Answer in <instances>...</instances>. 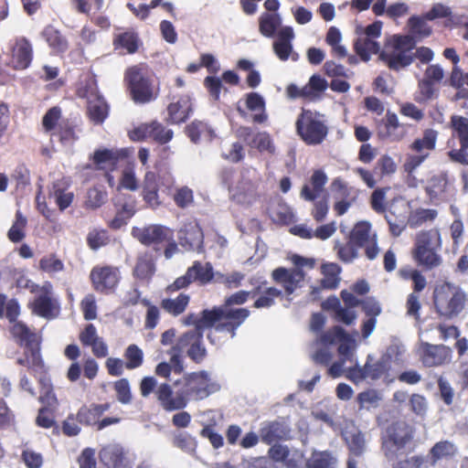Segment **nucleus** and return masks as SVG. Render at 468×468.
<instances>
[{
    "label": "nucleus",
    "mask_w": 468,
    "mask_h": 468,
    "mask_svg": "<svg viewBox=\"0 0 468 468\" xmlns=\"http://www.w3.org/2000/svg\"><path fill=\"white\" fill-rule=\"evenodd\" d=\"M175 386L178 387L176 391L164 383L155 391L157 400L166 411L182 410L186 407L188 400L203 399L219 389V386L211 382L206 371L192 373L176 381Z\"/></svg>",
    "instance_id": "nucleus-1"
},
{
    "label": "nucleus",
    "mask_w": 468,
    "mask_h": 468,
    "mask_svg": "<svg viewBox=\"0 0 468 468\" xmlns=\"http://www.w3.org/2000/svg\"><path fill=\"white\" fill-rule=\"evenodd\" d=\"M416 40L412 36H393L379 53V58L392 70L399 71L414 60L412 50Z\"/></svg>",
    "instance_id": "nucleus-2"
},
{
    "label": "nucleus",
    "mask_w": 468,
    "mask_h": 468,
    "mask_svg": "<svg viewBox=\"0 0 468 468\" xmlns=\"http://www.w3.org/2000/svg\"><path fill=\"white\" fill-rule=\"evenodd\" d=\"M414 435L413 427L405 420L390 424L382 436V452L388 462H394L407 452Z\"/></svg>",
    "instance_id": "nucleus-3"
},
{
    "label": "nucleus",
    "mask_w": 468,
    "mask_h": 468,
    "mask_svg": "<svg viewBox=\"0 0 468 468\" xmlns=\"http://www.w3.org/2000/svg\"><path fill=\"white\" fill-rule=\"evenodd\" d=\"M186 353L194 362H202L207 350L203 343V331L198 328H191L182 334L176 344L171 349L170 362L174 366V370L180 373L183 370V365L180 354Z\"/></svg>",
    "instance_id": "nucleus-4"
},
{
    "label": "nucleus",
    "mask_w": 468,
    "mask_h": 468,
    "mask_svg": "<svg viewBox=\"0 0 468 468\" xmlns=\"http://www.w3.org/2000/svg\"><path fill=\"white\" fill-rule=\"evenodd\" d=\"M467 300L463 290L449 282L438 285L433 292L436 311L448 319L457 317L465 309Z\"/></svg>",
    "instance_id": "nucleus-5"
},
{
    "label": "nucleus",
    "mask_w": 468,
    "mask_h": 468,
    "mask_svg": "<svg viewBox=\"0 0 468 468\" xmlns=\"http://www.w3.org/2000/svg\"><path fill=\"white\" fill-rule=\"evenodd\" d=\"M125 80L135 102L146 103L155 99L154 80L144 66L138 65L128 69Z\"/></svg>",
    "instance_id": "nucleus-6"
},
{
    "label": "nucleus",
    "mask_w": 468,
    "mask_h": 468,
    "mask_svg": "<svg viewBox=\"0 0 468 468\" xmlns=\"http://www.w3.org/2000/svg\"><path fill=\"white\" fill-rule=\"evenodd\" d=\"M11 332L15 337L20 339L21 345H24L26 347L24 356L19 357L17 363L33 372H37L43 367L39 352L38 336L20 322L16 323L12 326Z\"/></svg>",
    "instance_id": "nucleus-7"
},
{
    "label": "nucleus",
    "mask_w": 468,
    "mask_h": 468,
    "mask_svg": "<svg viewBox=\"0 0 468 468\" xmlns=\"http://www.w3.org/2000/svg\"><path fill=\"white\" fill-rule=\"evenodd\" d=\"M292 262L297 268L292 270L277 268L272 271V278L276 282L282 285L288 296L292 294L297 288L303 286L304 272L299 267L308 266L309 268H313L314 264L313 259H307L298 255L292 257Z\"/></svg>",
    "instance_id": "nucleus-8"
},
{
    "label": "nucleus",
    "mask_w": 468,
    "mask_h": 468,
    "mask_svg": "<svg viewBox=\"0 0 468 468\" xmlns=\"http://www.w3.org/2000/svg\"><path fill=\"white\" fill-rule=\"evenodd\" d=\"M296 129L301 138L308 144H321L327 134L325 124L310 111H303L298 117Z\"/></svg>",
    "instance_id": "nucleus-9"
},
{
    "label": "nucleus",
    "mask_w": 468,
    "mask_h": 468,
    "mask_svg": "<svg viewBox=\"0 0 468 468\" xmlns=\"http://www.w3.org/2000/svg\"><path fill=\"white\" fill-rule=\"evenodd\" d=\"M212 312L218 314L215 320V332H229L231 338L236 336V330L249 317L250 311L246 308L227 309L224 307H215Z\"/></svg>",
    "instance_id": "nucleus-10"
},
{
    "label": "nucleus",
    "mask_w": 468,
    "mask_h": 468,
    "mask_svg": "<svg viewBox=\"0 0 468 468\" xmlns=\"http://www.w3.org/2000/svg\"><path fill=\"white\" fill-rule=\"evenodd\" d=\"M348 239L358 248H364L368 260H375L378 253V236L367 221L357 222L348 235Z\"/></svg>",
    "instance_id": "nucleus-11"
},
{
    "label": "nucleus",
    "mask_w": 468,
    "mask_h": 468,
    "mask_svg": "<svg viewBox=\"0 0 468 468\" xmlns=\"http://www.w3.org/2000/svg\"><path fill=\"white\" fill-rule=\"evenodd\" d=\"M213 279V268L210 263L203 265L199 261H195L189 267L185 275L177 278L174 283L167 287L168 292H176L187 287L193 282H198L206 284Z\"/></svg>",
    "instance_id": "nucleus-12"
},
{
    "label": "nucleus",
    "mask_w": 468,
    "mask_h": 468,
    "mask_svg": "<svg viewBox=\"0 0 468 468\" xmlns=\"http://www.w3.org/2000/svg\"><path fill=\"white\" fill-rule=\"evenodd\" d=\"M132 236L142 244H159L172 239V231L161 225H149L147 227H133Z\"/></svg>",
    "instance_id": "nucleus-13"
},
{
    "label": "nucleus",
    "mask_w": 468,
    "mask_h": 468,
    "mask_svg": "<svg viewBox=\"0 0 468 468\" xmlns=\"http://www.w3.org/2000/svg\"><path fill=\"white\" fill-rule=\"evenodd\" d=\"M90 279L96 291L105 292L117 285L120 273L114 267H95L90 272Z\"/></svg>",
    "instance_id": "nucleus-14"
},
{
    "label": "nucleus",
    "mask_w": 468,
    "mask_h": 468,
    "mask_svg": "<svg viewBox=\"0 0 468 468\" xmlns=\"http://www.w3.org/2000/svg\"><path fill=\"white\" fill-rule=\"evenodd\" d=\"M203 232L197 222H188L178 232L179 244L186 250H200Z\"/></svg>",
    "instance_id": "nucleus-15"
},
{
    "label": "nucleus",
    "mask_w": 468,
    "mask_h": 468,
    "mask_svg": "<svg viewBox=\"0 0 468 468\" xmlns=\"http://www.w3.org/2000/svg\"><path fill=\"white\" fill-rule=\"evenodd\" d=\"M260 436L263 442L271 444L276 441L289 440L291 438V429L284 420L263 422Z\"/></svg>",
    "instance_id": "nucleus-16"
},
{
    "label": "nucleus",
    "mask_w": 468,
    "mask_h": 468,
    "mask_svg": "<svg viewBox=\"0 0 468 468\" xmlns=\"http://www.w3.org/2000/svg\"><path fill=\"white\" fill-rule=\"evenodd\" d=\"M12 57L16 69H25L30 65L33 48L27 38L19 37L15 39V44L12 47Z\"/></svg>",
    "instance_id": "nucleus-17"
},
{
    "label": "nucleus",
    "mask_w": 468,
    "mask_h": 468,
    "mask_svg": "<svg viewBox=\"0 0 468 468\" xmlns=\"http://www.w3.org/2000/svg\"><path fill=\"white\" fill-rule=\"evenodd\" d=\"M100 460L104 468H130L122 447L116 444L103 447L100 452Z\"/></svg>",
    "instance_id": "nucleus-18"
},
{
    "label": "nucleus",
    "mask_w": 468,
    "mask_h": 468,
    "mask_svg": "<svg viewBox=\"0 0 468 468\" xmlns=\"http://www.w3.org/2000/svg\"><path fill=\"white\" fill-rule=\"evenodd\" d=\"M87 112L94 124H101L109 114V105L101 95L90 94L88 98Z\"/></svg>",
    "instance_id": "nucleus-19"
},
{
    "label": "nucleus",
    "mask_w": 468,
    "mask_h": 468,
    "mask_svg": "<svg viewBox=\"0 0 468 468\" xmlns=\"http://www.w3.org/2000/svg\"><path fill=\"white\" fill-rule=\"evenodd\" d=\"M33 305V312L45 318H53L56 316L57 304L52 299L48 289L42 288V292L36 298Z\"/></svg>",
    "instance_id": "nucleus-20"
},
{
    "label": "nucleus",
    "mask_w": 468,
    "mask_h": 468,
    "mask_svg": "<svg viewBox=\"0 0 468 468\" xmlns=\"http://www.w3.org/2000/svg\"><path fill=\"white\" fill-rule=\"evenodd\" d=\"M457 453V447L449 441H441L435 443L430 450L427 458L431 466L441 460L452 458Z\"/></svg>",
    "instance_id": "nucleus-21"
},
{
    "label": "nucleus",
    "mask_w": 468,
    "mask_h": 468,
    "mask_svg": "<svg viewBox=\"0 0 468 468\" xmlns=\"http://www.w3.org/2000/svg\"><path fill=\"white\" fill-rule=\"evenodd\" d=\"M441 247V234L438 229H432L420 231L416 235L415 248L413 251L426 250H440Z\"/></svg>",
    "instance_id": "nucleus-22"
},
{
    "label": "nucleus",
    "mask_w": 468,
    "mask_h": 468,
    "mask_svg": "<svg viewBox=\"0 0 468 468\" xmlns=\"http://www.w3.org/2000/svg\"><path fill=\"white\" fill-rule=\"evenodd\" d=\"M337 459L329 451L314 450L306 460V468H336Z\"/></svg>",
    "instance_id": "nucleus-23"
},
{
    "label": "nucleus",
    "mask_w": 468,
    "mask_h": 468,
    "mask_svg": "<svg viewBox=\"0 0 468 468\" xmlns=\"http://www.w3.org/2000/svg\"><path fill=\"white\" fill-rule=\"evenodd\" d=\"M218 317V314L212 310H203L198 316L196 314H189L184 318L186 325H194L193 328L202 330L204 328H211L215 324V320Z\"/></svg>",
    "instance_id": "nucleus-24"
},
{
    "label": "nucleus",
    "mask_w": 468,
    "mask_h": 468,
    "mask_svg": "<svg viewBox=\"0 0 468 468\" xmlns=\"http://www.w3.org/2000/svg\"><path fill=\"white\" fill-rule=\"evenodd\" d=\"M326 182L327 176L323 171H314L311 177V184L313 186L314 192L311 191L308 185H304L301 191V197L308 201H314L316 197L323 191Z\"/></svg>",
    "instance_id": "nucleus-25"
},
{
    "label": "nucleus",
    "mask_w": 468,
    "mask_h": 468,
    "mask_svg": "<svg viewBox=\"0 0 468 468\" xmlns=\"http://www.w3.org/2000/svg\"><path fill=\"white\" fill-rule=\"evenodd\" d=\"M448 350L444 346L426 344L422 362L426 367H435L442 364L447 358Z\"/></svg>",
    "instance_id": "nucleus-26"
},
{
    "label": "nucleus",
    "mask_w": 468,
    "mask_h": 468,
    "mask_svg": "<svg viewBox=\"0 0 468 468\" xmlns=\"http://www.w3.org/2000/svg\"><path fill=\"white\" fill-rule=\"evenodd\" d=\"M48 46L58 53L65 52L68 49V41L53 26H47L41 32Z\"/></svg>",
    "instance_id": "nucleus-27"
},
{
    "label": "nucleus",
    "mask_w": 468,
    "mask_h": 468,
    "mask_svg": "<svg viewBox=\"0 0 468 468\" xmlns=\"http://www.w3.org/2000/svg\"><path fill=\"white\" fill-rule=\"evenodd\" d=\"M155 271V265L153 255L149 252L142 253L138 256L133 274L140 280H148Z\"/></svg>",
    "instance_id": "nucleus-28"
},
{
    "label": "nucleus",
    "mask_w": 468,
    "mask_h": 468,
    "mask_svg": "<svg viewBox=\"0 0 468 468\" xmlns=\"http://www.w3.org/2000/svg\"><path fill=\"white\" fill-rule=\"evenodd\" d=\"M358 335V332L355 331L354 335L346 334L339 342L338 354L341 359L347 362L353 363L357 360L356 357V350L357 348V343L355 336Z\"/></svg>",
    "instance_id": "nucleus-29"
},
{
    "label": "nucleus",
    "mask_w": 468,
    "mask_h": 468,
    "mask_svg": "<svg viewBox=\"0 0 468 468\" xmlns=\"http://www.w3.org/2000/svg\"><path fill=\"white\" fill-rule=\"evenodd\" d=\"M344 437L351 455L361 456L365 452L366 441L360 431L356 429L347 431L344 433Z\"/></svg>",
    "instance_id": "nucleus-30"
},
{
    "label": "nucleus",
    "mask_w": 468,
    "mask_h": 468,
    "mask_svg": "<svg viewBox=\"0 0 468 468\" xmlns=\"http://www.w3.org/2000/svg\"><path fill=\"white\" fill-rule=\"evenodd\" d=\"M355 49L361 59L367 61L370 58L369 53L377 54L379 52L380 46L372 37L360 35L355 41Z\"/></svg>",
    "instance_id": "nucleus-31"
},
{
    "label": "nucleus",
    "mask_w": 468,
    "mask_h": 468,
    "mask_svg": "<svg viewBox=\"0 0 468 468\" xmlns=\"http://www.w3.org/2000/svg\"><path fill=\"white\" fill-rule=\"evenodd\" d=\"M66 183L62 181H55L49 190V197H53L58 206L59 209L63 211L71 204L73 200V193L65 192Z\"/></svg>",
    "instance_id": "nucleus-32"
},
{
    "label": "nucleus",
    "mask_w": 468,
    "mask_h": 468,
    "mask_svg": "<svg viewBox=\"0 0 468 468\" xmlns=\"http://www.w3.org/2000/svg\"><path fill=\"white\" fill-rule=\"evenodd\" d=\"M168 113L171 122L178 123L185 122L191 111V104L187 97L182 98L176 103L168 106Z\"/></svg>",
    "instance_id": "nucleus-33"
},
{
    "label": "nucleus",
    "mask_w": 468,
    "mask_h": 468,
    "mask_svg": "<svg viewBox=\"0 0 468 468\" xmlns=\"http://www.w3.org/2000/svg\"><path fill=\"white\" fill-rule=\"evenodd\" d=\"M439 250H426L420 251H413V258L419 265L431 270L441 264V257L438 253Z\"/></svg>",
    "instance_id": "nucleus-34"
},
{
    "label": "nucleus",
    "mask_w": 468,
    "mask_h": 468,
    "mask_svg": "<svg viewBox=\"0 0 468 468\" xmlns=\"http://www.w3.org/2000/svg\"><path fill=\"white\" fill-rule=\"evenodd\" d=\"M189 303V296L185 293H180L175 299H163L161 307L168 314L177 316L181 314L186 308Z\"/></svg>",
    "instance_id": "nucleus-35"
},
{
    "label": "nucleus",
    "mask_w": 468,
    "mask_h": 468,
    "mask_svg": "<svg viewBox=\"0 0 468 468\" xmlns=\"http://www.w3.org/2000/svg\"><path fill=\"white\" fill-rule=\"evenodd\" d=\"M114 44L117 48H124L128 53L133 54L137 51L140 39L134 31H126L116 36Z\"/></svg>",
    "instance_id": "nucleus-36"
},
{
    "label": "nucleus",
    "mask_w": 468,
    "mask_h": 468,
    "mask_svg": "<svg viewBox=\"0 0 468 468\" xmlns=\"http://www.w3.org/2000/svg\"><path fill=\"white\" fill-rule=\"evenodd\" d=\"M281 24L282 19L278 14H265L260 18V31L263 36L271 37Z\"/></svg>",
    "instance_id": "nucleus-37"
},
{
    "label": "nucleus",
    "mask_w": 468,
    "mask_h": 468,
    "mask_svg": "<svg viewBox=\"0 0 468 468\" xmlns=\"http://www.w3.org/2000/svg\"><path fill=\"white\" fill-rule=\"evenodd\" d=\"M324 278L321 281L322 286L326 289H335L338 286L340 267L335 263L324 264L322 267Z\"/></svg>",
    "instance_id": "nucleus-38"
},
{
    "label": "nucleus",
    "mask_w": 468,
    "mask_h": 468,
    "mask_svg": "<svg viewBox=\"0 0 468 468\" xmlns=\"http://www.w3.org/2000/svg\"><path fill=\"white\" fill-rule=\"evenodd\" d=\"M114 204L118 207L117 213L130 218L135 212V200L130 195L119 194L114 198Z\"/></svg>",
    "instance_id": "nucleus-39"
},
{
    "label": "nucleus",
    "mask_w": 468,
    "mask_h": 468,
    "mask_svg": "<svg viewBox=\"0 0 468 468\" xmlns=\"http://www.w3.org/2000/svg\"><path fill=\"white\" fill-rule=\"evenodd\" d=\"M452 127L455 131L460 144L468 148V119L459 115H453L451 120Z\"/></svg>",
    "instance_id": "nucleus-40"
},
{
    "label": "nucleus",
    "mask_w": 468,
    "mask_h": 468,
    "mask_svg": "<svg viewBox=\"0 0 468 468\" xmlns=\"http://www.w3.org/2000/svg\"><path fill=\"white\" fill-rule=\"evenodd\" d=\"M357 246L353 243L350 239L345 244L336 241L335 244V250H336L338 257L345 262H352L358 256Z\"/></svg>",
    "instance_id": "nucleus-41"
},
{
    "label": "nucleus",
    "mask_w": 468,
    "mask_h": 468,
    "mask_svg": "<svg viewBox=\"0 0 468 468\" xmlns=\"http://www.w3.org/2000/svg\"><path fill=\"white\" fill-rule=\"evenodd\" d=\"M436 140L437 132L433 130H426L422 138L416 139L413 142L411 148L420 154H421L424 150L431 151L434 149Z\"/></svg>",
    "instance_id": "nucleus-42"
},
{
    "label": "nucleus",
    "mask_w": 468,
    "mask_h": 468,
    "mask_svg": "<svg viewBox=\"0 0 468 468\" xmlns=\"http://www.w3.org/2000/svg\"><path fill=\"white\" fill-rule=\"evenodd\" d=\"M372 359V356H367V363L364 367H361L357 360L354 361V366L346 367V377L353 381L354 383L357 384L367 378V370L369 367V360Z\"/></svg>",
    "instance_id": "nucleus-43"
},
{
    "label": "nucleus",
    "mask_w": 468,
    "mask_h": 468,
    "mask_svg": "<svg viewBox=\"0 0 468 468\" xmlns=\"http://www.w3.org/2000/svg\"><path fill=\"white\" fill-rule=\"evenodd\" d=\"M27 218L20 211L16 214V221L8 230V239L13 242H19L25 238L24 229L27 226Z\"/></svg>",
    "instance_id": "nucleus-44"
},
{
    "label": "nucleus",
    "mask_w": 468,
    "mask_h": 468,
    "mask_svg": "<svg viewBox=\"0 0 468 468\" xmlns=\"http://www.w3.org/2000/svg\"><path fill=\"white\" fill-rule=\"evenodd\" d=\"M118 160L117 154L109 149L97 150L93 154V161L98 169H104L107 165H114Z\"/></svg>",
    "instance_id": "nucleus-45"
},
{
    "label": "nucleus",
    "mask_w": 468,
    "mask_h": 468,
    "mask_svg": "<svg viewBox=\"0 0 468 468\" xmlns=\"http://www.w3.org/2000/svg\"><path fill=\"white\" fill-rule=\"evenodd\" d=\"M437 217L434 209H418L413 212L408 220L410 228H418L426 221H432Z\"/></svg>",
    "instance_id": "nucleus-46"
},
{
    "label": "nucleus",
    "mask_w": 468,
    "mask_h": 468,
    "mask_svg": "<svg viewBox=\"0 0 468 468\" xmlns=\"http://www.w3.org/2000/svg\"><path fill=\"white\" fill-rule=\"evenodd\" d=\"M174 201L180 208H186L194 203L193 190L188 186H181L176 189Z\"/></svg>",
    "instance_id": "nucleus-47"
},
{
    "label": "nucleus",
    "mask_w": 468,
    "mask_h": 468,
    "mask_svg": "<svg viewBox=\"0 0 468 468\" xmlns=\"http://www.w3.org/2000/svg\"><path fill=\"white\" fill-rule=\"evenodd\" d=\"M124 356L127 359L125 367L128 369L137 368L143 363V351L135 345H130L126 348Z\"/></svg>",
    "instance_id": "nucleus-48"
},
{
    "label": "nucleus",
    "mask_w": 468,
    "mask_h": 468,
    "mask_svg": "<svg viewBox=\"0 0 468 468\" xmlns=\"http://www.w3.org/2000/svg\"><path fill=\"white\" fill-rule=\"evenodd\" d=\"M418 89L420 92L419 101H427L438 97L439 90L435 88V84L423 78L419 80Z\"/></svg>",
    "instance_id": "nucleus-49"
},
{
    "label": "nucleus",
    "mask_w": 468,
    "mask_h": 468,
    "mask_svg": "<svg viewBox=\"0 0 468 468\" xmlns=\"http://www.w3.org/2000/svg\"><path fill=\"white\" fill-rule=\"evenodd\" d=\"M410 32L419 38L427 37L431 33V28L428 26L425 19L418 16H412L409 19Z\"/></svg>",
    "instance_id": "nucleus-50"
},
{
    "label": "nucleus",
    "mask_w": 468,
    "mask_h": 468,
    "mask_svg": "<svg viewBox=\"0 0 468 468\" xmlns=\"http://www.w3.org/2000/svg\"><path fill=\"white\" fill-rule=\"evenodd\" d=\"M186 133L190 140L197 144L199 142L200 136L202 134L207 133L210 137L212 132L208 129L206 123L195 121L189 126H187Z\"/></svg>",
    "instance_id": "nucleus-51"
},
{
    "label": "nucleus",
    "mask_w": 468,
    "mask_h": 468,
    "mask_svg": "<svg viewBox=\"0 0 468 468\" xmlns=\"http://www.w3.org/2000/svg\"><path fill=\"white\" fill-rule=\"evenodd\" d=\"M346 334V332L342 327L335 325L332 329L322 334L318 341L324 345H333L339 343Z\"/></svg>",
    "instance_id": "nucleus-52"
},
{
    "label": "nucleus",
    "mask_w": 468,
    "mask_h": 468,
    "mask_svg": "<svg viewBox=\"0 0 468 468\" xmlns=\"http://www.w3.org/2000/svg\"><path fill=\"white\" fill-rule=\"evenodd\" d=\"M114 388L118 400L122 404H128L132 400L130 385L127 379L122 378L115 382Z\"/></svg>",
    "instance_id": "nucleus-53"
},
{
    "label": "nucleus",
    "mask_w": 468,
    "mask_h": 468,
    "mask_svg": "<svg viewBox=\"0 0 468 468\" xmlns=\"http://www.w3.org/2000/svg\"><path fill=\"white\" fill-rule=\"evenodd\" d=\"M249 145L252 148H257L260 151H273L271 138L266 133H259L253 135L251 142H249Z\"/></svg>",
    "instance_id": "nucleus-54"
},
{
    "label": "nucleus",
    "mask_w": 468,
    "mask_h": 468,
    "mask_svg": "<svg viewBox=\"0 0 468 468\" xmlns=\"http://www.w3.org/2000/svg\"><path fill=\"white\" fill-rule=\"evenodd\" d=\"M107 200V193L98 188L90 189L87 197V207L90 208H98Z\"/></svg>",
    "instance_id": "nucleus-55"
},
{
    "label": "nucleus",
    "mask_w": 468,
    "mask_h": 468,
    "mask_svg": "<svg viewBox=\"0 0 468 468\" xmlns=\"http://www.w3.org/2000/svg\"><path fill=\"white\" fill-rule=\"evenodd\" d=\"M444 69L439 64H431L426 68L423 79L437 84L444 79Z\"/></svg>",
    "instance_id": "nucleus-56"
},
{
    "label": "nucleus",
    "mask_w": 468,
    "mask_h": 468,
    "mask_svg": "<svg viewBox=\"0 0 468 468\" xmlns=\"http://www.w3.org/2000/svg\"><path fill=\"white\" fill-rule=\"evenodd\" d=\"M108 237L105 230L93 229L88 235L87 241L92 250H97L107 243Z\"/></svg>",
    "instance_id": "nucleus-57"
},
{
    "label": "nucleus",
    "mask_w": 468,
    "mask_h": 468,
    "mask_svg": "<svg viewBox=\"0 0 468 468\" xmlns=\"http://www.w3.org/2000/svg\"><path fill=\"white\" fill-rule=\"evenodd\" d=\"M173 137V131L166 129L160 123L154 122V132L152 133V139L159 144H165L169 142Z\"/></svg>",
    "instance_id": "nucleus-58"
},
{
    "label": "nucleus",
    "mask_w": 468,
    "mask_h": 468,
    "mask_svg": "<svg viewBox=\"0 0 468 468\" xmlns=\"http://www.w3.org/2000/svg\"><path fill=\"white\" fill-rule=\"evenodd\" d=\"M81 307L86 320H94L97 316V307L95 297L92 294H88L81 302Z\"/></svg>",
    "instance_id": "nucleus-59"
},
{
    "label": "nucleus",
    "mask_w": 468,
    "mask_h": 468,
    "mask_svg": "<svg viewBox=\"0 0 468 468\" xmlns=\"http://www.w3.org/2000/svg\"><path fill=\"white\" fill-rule=\"evenodd\" d=\"M447 180L443 175L434 176L430 180L427 191L430 195L438 196L445 190Z\"/></svg>",
    "instance_id": "nucleus-60"
},
{
    "label": "nucleus",
    "mask_w": 468,
    "mask_h": 468,
    "mask_svg": "<svg viewBox=\"0 0 468 468\" xmlns=\"http://www.w3.org/2000/svg\"><path fill=\"white\" fill-rule=\"evenodd\" d=\"M154 122L150 124H142L130 133V138L133 141L152 139Z\"/></svg>",
    "instance_id": "nucleus-61"
},
{
    "label": "nucleus",
    "mask_w": 468,
    "mask_h": 468,
    "mask_svg": "<svg viewBox=\"0 0 468 468\" xmlns=\"http://www.w3.org/2000/svg\"><path fill=\"white\" fill-rule=\"evenodd\" d=\"M410 405L411 410L419 416H423L428 409L426 399L419 394H413L410 397Z\"/></svg>",
    "instance_id": "nucleus-62"
},
{
    "label": "nucleus",
    "mask_w": 468,
    "mask_h": 468,
    "mask_svg": "<svg viewBox=\"0 0 468 468\" xmlns=\"http://www.w3.org/2000/svg\"><path fill=\"white\" fill-rule=\"evenodd\" d=\"M406 352L404 345L395 341L388 347L386 356L388 359L394 360L395 362H401L403 360V355Z\"/></svg>",
    "instance_id": "nucleus-63"
},
{
    "label": "nucleus",
    "mask_w": 468,
    "mask_h": 468,
    "mask_svg": "<svg viewBox=\"0 0 468 468\" xmlns=\"http://www.w3.org/2000/svg\"><path fill=\"white\" fill-rule=\"evenodd\" d=\"M22 458L28 468H40L43 463L42 455L28 449L23 452Z\"/></svg>",
    "instance_id": "nucleus-64"
}]
</instances>
